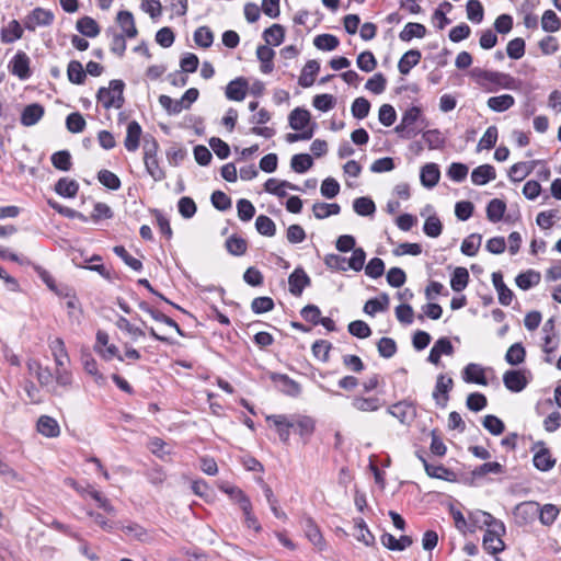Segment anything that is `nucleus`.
Segmentation results:
<instances>
[{
	"label": "nucleus",
	"mask_w": 561,
	"mask_h": 561,
	"mask_svg": "<svg viewBox=\"0 0 561 561\" xmlns=\"http://www.w3.org/2000/svg\"><path fill=\"white\" fill-rule=\"evenodd\" d=\"M505 210V202L499 198H493L486 206V217L491 222H499L503 219Z\"/></svg>",
	"instance_id": "37998d69"
},
{
	"label": "nucleus",
	"mask_w": 561,
	"mask_h": 561,
	"mask_svg": "<svg viewBox=\"0 0 561 561\" xmlns=\"http://www.w3.org/2000/svg\"><path fill=\"white\" fill-rule=\"evenodd\" d=\"M351 404L360 412H376L383 407L385 401L379 397L354 396Z\"/></svg>",
	"instance_id": "dca6fc26"
},
{
	"label": "nucleus",
	"mask_w": 561,
	"mask_h": 561,
	"mask_svg": "<svg viewBox=\"0 0 561 561\" xmlns=\"http://www.w3.org/2000/svg\"><path fill=\"white\" fill-rule=\"evenodd\" d=\"M537 445L541 448L534 455L533 462L535 468L543 472L551 470L556 465V459L552 457L550 450L545 447L543 442H539Z\"/></svg>",
	"instance_id": "f3484780"
},
{
	"label": "nucleus",
	"mask_w": 561,
	"mask_h": 561,
	"mask_svg": "<svg viewBox=\"0 0 561 561\" xmlns=\"http://www.w3.org/2000/svg\"><path fill=\"white\" fill-rule=\"evenodd\" d=\"M540 279L541 275L539 272L528 270L526 272L519 273L515 278V283L520 289L528 290L531 287L538 285Z\"/></svg>",
	"instance_id": "c9c22d12"
},
{
	"label": "nucleus",
	"mask_w": 561,
	"mask_h": 561,
	"mask_svg": "<svg viewBox=\"0 0 561 561\" xmlns=\"http://www.w3.org/2000/svg\"><path fill=\"white\" fill-rule=\"evenodd\" d=\"M37 431L46 437H57L60 434L58 422L48 415H42L38 419Z\"/></svg>",
	"instance_id": "7c9ffc66"
},
{
	"label": "nucleus",
	"mask_w": 561,
	"mask_h": 561,
	"mask_svg": "<svg viewBox=\"0 0 561 561\" xmlns=\"http://www.w3.org/2000/svg\"><path fill=\"white\" fill-rule=\"evenodd\" d=\"M193 37H194V42L196 43V45H198L203 48L210 47L214 42V34L208 26H199L194 32Z\"/></svg>",
	"instance_id": "69168bd1"
},
{
	"label": "nucleus",
	"mask_w": 561,
	"mask_h": 561,
	"mask_svg": "<svg viewBox=\"0 0 561 561\" xmlns=\"http://www.w3.org/2000/svg\"><path fill=\"white\" fill-rule=\"evenodd\" d=\"M220 490L228 494L232 501H234L241 510H247L251 503L250 497L238 486L224 485Z\"/></svg>",
	"instance_id": "a19ab883"
},
{
	"label": "nucleus",
	"mask_w": 561,
	"mask_h": 561,
	"mask_svg": "<svg viewBox=\"0 0 561 561\" xmlns=\"http://www.w3.org/2000/svg\"><path fill=\"white\" fill-rule=\"evenodd\" d=\"M53 165L60 171H69L72 167L71 154L68 150H59L51 154Z\"/></svg>",
	"instance_id": "bf43d9fd"
},
{
	"label": "nucleus",
	"mask_w": 561,
	"mask_h": 561,
	"mask_svg": "<svg viewBox=\"0 0 561 561\" xmlns=\"http://www.w3.org/2000/svg\"><path fill=\"white\" fill-rule=\"evenodd\" d=\"M440 178V172L435 163H427L421 169L420 180L423 186L434 187Z\"/></svg>",
	"instance_id": "c85d7f7f"
},
{
	"label": "nucleus",
	"mask_w": 561,
	"mask_h": 561,
	"mask_svg": "<svg viewBox=\"0 0 561 561\" xmlns=\"http://www.w3.org/2000/svg\"><path fill=\"white\" fill-rule=\"evenodd\" d=\"M526 351L522 343H514L511 345L505 354V360L512 366H517L524 363Z\"/></svg>",
	"instance_id": "de8ad7c7"
},
{
	"label": "nucleus",
	"mask_w": 561,
	"mask_h": 561,
	"mask_svg": "<svg viewBox=\"0 0 561 561\" xmlns=\"http://www.w3.org/2000/svg\"><path fill=\"white\" fill-rule=\"evenodd\" d=\"M288 122L290 128L294 130L302 131L308 129V125L310 123V113L309 111L296 107L293 110L288 116Z\"/></svg>",
	"instance_id": "5701e85b"
},
{
	"label": "nucleus",
	"mask_w": 561,
	"mask_h": 561,
	"mask_svg": "<svg viewBox=\"0 0 561 561\" xmlns=\"http://www.w3.org/2000/svg\"><path fill=\"white\" fill-rule=\"evenodd\" d=\"M313 164L312 157L309 153H297L291 157L290 167L297 173L307 172Z\"/></svg>",
	"instance_id": "8fccbe9b"
},
{
	"label": "nucleus",
	"mask_w": 561,
	"mask_h": 561,
	"mask_svg": "<svg viewBox=\"0 0 561 561\" xmlns=\"http://www.w3.org/2000/svg\"><path fill=\"white\" fill-rule=\"evenodd\" d=\"M53 11L41 7L34 8L23 19V25L27 31L34 32L39 26H50L54 23Z\"/></svg>",
	"instance_id": "20e7f679"
},
{
	"label": "nucleus",
	"mask_w": 561,
	"mask_h": 561,
	"mask_svg": "<svg viewBox=\"0 0 561 561\" xmlns=\"http://www.w3.org/2000/svg\"><path fill=\"white\" fill-rule=\"evenodd\" d=\"M503 472L504 467L500 462H484L472 470V477L482 478L489 473L501 474Z\"/></svg>",
	"instance_id": "680f3d73"
},
{
	"label": "nucleus",
	"mask_w": 561,
	"mask_h": 561,
	"mask_svg": "<svg viewBox=\"0 0 561 561\" xmlns=\"http://www.w3.org/2000/svg\"><path fill=\"white\" fill-rule=\"evenodd\" d=\"M248 81L243 77L231 80L226 87V98L231 101L240 102L244 100L248 91Z\"/></svg>",
	"instance_id": "6ab92c4d"
},
{
	"label": "nucleus",
	"mask_w": 561,
	"mask_h": 561,
	"mask_svg": "<svg viewBox=\"0 0 561 561\" xmlns=\"http://www.w3.org/2000/svg\"><path fill=\"white\" fill-rule=\"evenodd\" d=\"M422 58V54L417 49H410L402 55L398 62V69L401 75H409L411 69L415 67Z\"/></svg>",
	"instance_id": "cd10ccee"
},
{
	"label": "nucleus",
	"mask_w": 561,
	"mask_h": 561,
	"mask_svg": "<svg viewBox=\"0 0 561 561\" xmlns=\"http://www.w3.org/2000/svg\"><path fill=\"white\" fill-rule=\"evenodd\" d=\"M45 108L39 103H32L26 105L20 117V122L25 127H31L36 125L44 116Z\"/></svg>",
	"instance_id": "4468645a"
},
{
	"label": "nucleus",
	"mask_w": 561,
	"mask_h": 561,
	"mask_svg": "<svg viewBox=\"0 0 561 561\" xmlns=\"http://www.w3.org/2000/svg\"><path fill=\"white\" fill-rule=\"evenodd\" d=\"M559 513V508L553 504L539 505L538 517L542 525L550 526L554 523Z\"/></svg>",
	"instance_id": "4d7b16f0"
},
{
	"label": "nucleus",
	"mask_w": 561,
	"mask_h": 561,
	"mask_svg": "<svg viewBox=\"0 0 561 561\" xmlns=\"http://www.w3.org/2000/svg\"><path fill=\"white\" fill-rule=\"evenodd\" d=\"M124 89L125 83L123 80L113 79L110 81L108 87H101L96 93V100L105 110L112 107L121 108L124 105Z\"/></svg>",
	"instance_id": "f03ea898"
},
{
	"label": "nucleus",
	"mask_w": 561,
	"mask_h": 561,
	"mask_svg": "<svg viewBox=\"0 0 561 561\" xmlns=\"http://www.w3.org/2000/svg\"><path fill=\"white\" fill-rule=\"evenodd\" d=\"M311 285V278L302 267H296L288 277V290L295 297H300L306 287Z\"/></svg>",
	"instance_id": "6e6552de"
},
{
	"label": "nucleus",
	"mask_w": 561,
	"mask_h": 561,
	"mask_svg": "<svg viewBox=\"0 0 561 561\" xmlns=\"http://www.w3.org/2000/svg\"><path fill=\"white\" fill-rule=\"evenodd\" d=\"M535 162H517L510 168L508 178L513 182L523 181L533 171Z\"/></svg>",
	"instance_id": "49530a36"
},
{
	"label": "nucleus",
	"mask_w": 561,
	"mask_h": 561,
	"mask_svg": "<svg viewBox=\"0 0 561 561\" xmlns=\"http://www.w3.org/2000/svg\"><path fill=\"white\" fill-rule=\"evenodd\" d=\"M389 296L386 293L380 294L378 298H373L366 301L364 306V312L369 316H375L377 312H381L389 307Z\"/></svg>",
	"instance_id": "4c0bfd02"
},
{
	"label": "nucleus",
	"mask_w": 561,
	"mask_h": 561,
	"mask_svg": "<svg viewBox=\"0 0 561 561\" xmlns=\"http://www.w3.org/2000/svg\"><path fill=\"white\" fill-rule=\"evenodd\" d=\"M482 425L490 434L495 436L501 435L505 430L504 422L492 414H488L483 417Z\"/></svg>",
	"instance_id": "0e129e2a"
},
{
	"label": "nucleus",
	"mask_w": 561,
	"mask_h": 561,
	"mask_svg": "<svg viewBox=\"0 0 561 561\" xmlns=\"http://www.w3.org/2000/svg\"><path fill=\"white\" fill-rule=\"evenodd\" d=\"M492 283L494 288L497 291L499 295V302L503 306H510L514 294L513 291L505 285L503 280V275L501 272H493L492 273Z\"/></svg>",
	"instance_id": "4be33fe9"
},
{
	"label": "nucleus",
	"mask_w": 561,
	"mask_h": 561,
	"mask_svg": "<svg viewBox=\"0 0 561 561\" xmlns=\"http://www.w3.org/2000/svg\"><path fill=\"white\" fill-rule=\"evenodd\" d=\"M496 178V172L493 165L482 164L473 169L471 172V181L474 185H485Z\"/></svg>",
	"instance_id": "a878e982"
},
{
	"label": "nucleus",
	"mask_w": 561,
	"mask_h": 561,
	"mask_svg": "<svg viewBox=\"0 0 561 561\" xmlns=\"http://www.w3.org/2000/svg\"><path fill=\"white\" fill-rule=\"evenodd\" d=\"M290 416L294 430L302 439L308 440L316 430V421L308 415L294 414Z\"/></svg>",
	"instance_id": "ddd939ff"
},
{
	"label": "nucleus",
	"mask_w": 561,
	"mask_h": 561,
	"mask_svg": "<svg viewBox=\"0 0 561 561\" xmlns=\"http://www.w3.org/2000/svg\"><path fill=\"white\" fill-rule=\"evenodd\" d=\"M225 247H226V250L228 251V253H230L231 255H234V256H241L248 250V243H247L245 239H243L237 234L230 236L226 240Z\"/></svg>",
	"instance_id": "a18cd8bd"
},
{
	"label": "nucleus",
	"mask_w": 561,
	"mask_h": 561,
	"mask_svg": "<svg viewBox=\"0 0 561 561\" xmlns=\"http://www.w3.org/2000/svg\"><path fill=\"white\" fill-rule=\"evenodd\" d=\"M320 70V64L312 59L307 61L305 67L302 68L301 75L299 77L298 83L302 88H309L314 82V77Z\"/></svg>",
	"instance_id": "473e14b6"
},
{
	"label": "nucleus",
	"mask_w": 561,
	"mask_h": 561,
	"mask_svg": "<svg viewBox=\"0 0 561 561\" xmlns=\"http://www.w3.org/2000/svg\"><path fill=\"white\" fill-rule=\"evenodd\" d=\"M117 22L122 27L124 35L128 38H135L138 34L135 25L134 15L129 11H119L117 13Z\"/></svg>",
	"instance_id": "2f4dec72"
},
{
	"label": "nucleus",
	"mask_w": 561,
	"mask_h": 561,
	"mask_svg": "<svg viewBox=\"0 0 561 561\" xmlns=\"http://www.w3.org/2000/svg\"><path fill=\"white\" fill-rule=\"evenodd\" d=\"M470 73L477 83L485 88L489 92L496 91V88L511 90L514 89L516 84V79L504 72L473 68Z\"/></svg>",
	"instance_id": "f257e3e1"
},
{
	"label": "nucleus",
	"mask_w": 561,
	"mask_h": 561,
	"mask_svg": "<svg viewBox=\"0 0 561 561\" xmlns=\"http://www.w3.org/2000/svg\"><path fill=\"white\" fill-rule=\"evenodd\" d=\"M302 528L308 540L319 550L325 549V540L320 531V528L310 516L302 518Z\"/></svg>",
	"instance_id": "9b49d317"
},
{
	"label": "nucleus",
	"mask_w": 561,
	"mask_h": 561,
	"mask_svg": "<svg viewBox=\"0 0 561 561\" xmlns=\"http://www.w3.org/2000/svg\"><path fill=\"white\" fill-rule=\"evenodd\" d=\"M266 421L273 423L280 442L287 444L290 437V430L294 428L291 416L286 414H272L266 416Z\"/></svg>",
	"instance_id": "9d476101"
},
{
	"label": "nucleus",
	"mask_w": 561,
	"mask_h": 561,
	"mask_svg": "<svg viewBox=\"0 0 561 561\" xmlns=\"http://www.w3.org/2000/svg\"><path fill=\"white\" fill-rule=\"evenodd\" d=\"M454 387V381L450 377L440 374L436 378L435 388L433 391V399L437 405L445 408L449 400V391Z\"/></svg>",
	"instance_id": "1a4fd4ad"
},
{
	"label": "nucleus",
	"mask_w": 561,
	"mask_h": 561,
	"mask_svg": "<svg viewBox=\"0 0 561 561\" xmlns=\"http://www.w3.org/2000/svg\"><path fill=\"white\" fill-rule=\"evenodd\" d=\"M482 237L478 233H472L467 237L461 243V252L467 256H474L481 245Z\"/></svg>",
	"instance_id": "13d9d810"
},
{
	"label": "nucleus",
	"mask_w": 561,
	"mask_h": 561,
	"mask_svg": "<svg viewBox=\"0 0 561 561\" xmlns=\"http://www.w3.org/2000/svg\"><path fill=\"white\" fill-rule=\"evenodd\" d=\"M145 157L144 162L147 172L153 179V181L159 182L165 178L164 171L160 168L158 159H157V150L158 144L156 140H152L150 144L146 142L145 147Z\"/></svg>",
	"instance_id": "39448f33"
},
{
	"label": "nucleus",
	"mask_w": 561,
	"mask_h": 561,
	"mask_svg": "<svg viewBox=\"0 0 561 561\" xmlns=\"http://www.w3.org/2000/svg\"><path fill=\"white\" fill-rule=\"evenodd\" d=\"M380 541L386 548L392 551H403L413 542L410 536L403 535L399 539H397L393 535L389 533H385L380 537Z\"/></svg>",
	"instance_id": "393cba45"
},
{
	"label": "nucleus",
	"mask_w": 561,
	"mask_h": 561,
	"mask_svg": "<svg viewBox=\"0 0 561 561\" xmlns=\"http://www.w3.org/2000/svg\"><path fill=\"white\" fill-rule=\"evenodd\" d=\"M541 27L543 31L553 33L560 30L561 22L558 15L552 10H546L541 18Z\"/></svg>",
	"instance_id": "e2e57ef3"
},
{
	"label": "nucleus",
	"mask_w": 561,
	"mask_h": 561,
	"mask_svg": "<svg viewBox=\"0 0 561 561\" xmlns=\"http://www.w3.org/2000/svg\"><path fill=\"white\" fill-rule=\"evenodd\" d=\"M387 412L402 424H408L415 414L414 408L407 401H400L390 405Z\"/></svg>",
	"instance_id": "412c9836"
},
{
	"label": "nucleus",
	"mask_w": 561,
	"mask_h": 561,
	"mask_svg": "<svg viewBox=\"0 0 561 561\" xmlns=\"http://www.w3.org/2000/svg\"><path fill=\"white\" fill-rule=\"evenodd\" d=\"M485 370L480 364L470 363L462 370V379L467 383L486 386Z\"/></svg>",
	"instance_id": "aec40b11"
},
{
	"label": "nucleus",
	"mask_w": 561,
	"mask_h": 561,
	"mask_svg": "<svg viewBox=\"0 0 561 561\" xmlns=\"http://www.w3.org/2000/svg\"><path fill=\"white\" fill-rule=\"evenodd\" d=\"M454 346L448 337L438 339L430 351L427 360L431 364L439 365L442 355H453Z\"/></svg>",
	"instance_id": "2eb2a0df"
},
{
	"label": "nucleus",
	"mask_w": 561,
	"mask_h": 561,
	"mask_svg": "<svg viewBox=\"0 0 561 561\" xmlns=\"http://www.w3.org/2000/svg\"><path fill=\"white\" fill-rule=\"evenodd\" d=\"M255 228L260 234L265 237H274L276 233L275 222L265 215H260L256 217Z\"/></svg>",
	"instance_id": "052dcab7"
},
{
	"label": "nucleus",
	"mask_w": 561,
	"mask_h": 561,
	"mask_svg": "<svg viewBox=\"0 0 561 561\" xmlns=\"http://www.w3.org/2000/svg\"><path fill=\"white\" fill-rule=\"evenodd\" d=\"M312 211L317 219H324L332 215H339L341 213V206L336 203L328 204L318 202L313 204Z\"/></svg>",
	"instance_id": "c03bdc74"
},
{
	"label": "nucleus",
	"mask_w": 561,
	"mask_h": 561,
	"mask_svg": "<svg viewBox=\"0 0 561 561\" xmlns=\"http://www.w3.org/2000/svg\"><path fill=\"white\" fill-rule=\"evenodd\" d=\"M30 62L31 60L26 53L19 50L10 60L8 68L20 80H27L32 76Z\"/></svg>",
	"instance_id": "0eeeda50"
},
{
	"label": "nucleus",
	"mask_w": 561,
	"mask_h": 561,
	"mask_svg": "<svg viewBox=\"0 0 561 561\" xmlns=\"http://www.w3.org/2000/svg\"><path fill=\"white\" fill-rule=\"evenodd\" d=\"M67 76L69 81L75 84H82L87 77L82 64L78 60H71L68 64Z\"/></svg>",
	"instance_id": "603ef678"
},
{
	"label": "nucleus",
	"mask_w": 561,
	"mask_h": 561,
	"mask_svg": "<svg viewBox=\"0 0 561 561\" xmlns=\"http://www.w3.org/2000/svg\"><path fill=\"white\" fill-rule=\"evenodd\" d=\"M469 282V273L466 267H456L450 278V286L454 291H462Z\"/></svg>",
	"instance_id": "09e8293b"
},
{
	"label": "nucleus",
	"mask_w": 561,
	"mask_h": 561,
	"mask_svg": "<svg viewBox=\"0 0 561 561\" xmlns=\"http://www.w3.org/2000/svg\"><path fill=\"white\" fill-rule=\"evenodd\" d=\"M23 36V27L18 20H11L7 26L1 28L0 38L3 44H11Z\"/></svg>",
	"instance_id": "bb28decb"
},
{
	"label": "nucleus",
	"mask_w": 561,
	"mask_h": 561,
	"mask_svg": "<svg viewBox=\"0 0 561 561\" xmlns=\"http://www.w3.org/2000/svg\"><path fill=\"white\" fill-rule=\"evenodd\" d=\"M486 104L493 112L502 113L515 104V99L511 94H502L489 98Z\"/></svg>",
	"instance_id": "f704fd0d"
},
{
	"label": "nucleus",
	"mask_w": 561,
	"mask_h": 561,
	"mask_svg": "<svg viewBox=\"0 0 561 561\" xmlns=\"http://www.w3.org/2000/svg\"><path fill=\"white\" fill-rule=\"evenodd\" d=\"M505 534L503 522L494 523V526L488 528L483 535V548L491 554H497L505 548L501 536Z\"/></svg>",
	"instance_id": "7ed1b4c3"
},
{
	"label": "nucleus",
	"mask_w": 561,
	"mask_h": 561,
	"mask_svg": "<svg viewBox=\"0 0 561 561\" xmlns=\"http://www.w3.org/2000/svg\"><path fill=\"white\" fill-rule=\"evenodd\" d=\"M424 233L430 238H437L443 231V225L436 215L428 216L423 226Z\"/></svg>",
	"instance_id": "774afa93"
},
{
	"label": "nucleus",
	"mask_w": 561,
	"mask_h": 561,
	"mask_svg": "<svg viewBox=\"0 0 561 561\" xmlns=\"http://www.w3.org/2000/svg\"><path fill=\"white\" fill-rule=\"evenodd\" d=\"M267 45L279 46L285 38V28L280 24H273L263 32Z\"/></svg>",
	"instance_id": "79ce46f5"
},
{
	"label": "nucleus",
	"mask_w": 561,
	"mask_h": 561,
	"mask_svg": "<svg viewBox=\"0 0 561 561\" xmlns=\"http://www.w3.org/2000/svg\"><path fill=\"white\" fill-rule=\"evenodd\" d=\"M425 471L427 476L431 478H436L445 481L456 480L455 472L443 465H432L430 462H425Z\"/></svg>",
	"instance_id": "58836bf2"
},
{
	"label": "nucleus",
	"mask_w": 561,
	"mask_h": 561,
	"mask_svg": "<svg viewBox=\"0 0 561 561\" xmlns=\"http://www.w3.org/2000/svg\"><path fill=\"white\" fill-rule=\"evenodd\" d=\"M353 209L359 216H371L376 211V205L369 197H358L353 202Z\"/></svg>",
	"instance_id": "3c124183"
},
{
	"label": "nucleus",
	"mask_w": 561,
	"mask_h": 561,
	"mask_svg": "<svg viewBox=\"0 0 561 561\" xmlns=\"http://www.w3.org/2000/svg\"><path fill=\"white\" fill-rule=\"evenodd\" d=\"M53 356L57 367L66 366V363L69 360V356L65 346V343L61 339H56L50 345Z\"/></svg>",
	"instance_id": "864d4df0"
},
{
	"label": "nucleus",
	"mask_w": 561,
	"mask_h": 561,
	"mask_svg": "<svg viewBox=\"0 0 561 561\" xmlns=\"http://www.w3.org/2000/svg\"><path fill=\"white\" fill-rule=\"evenodd\" d=\"M370 107V102L366 98L359 96L353 101L351 112L354 118L364 119L368 116Z\"/></svg>",
	"instance_id": "5fc2aeb1"
},
{
	"label": "nucleus",
	"mask_w": 561,
	"mask_h": 561,
	"mask_svg": "<svg viewBox=\"0 0 561 561\" xmlns=\"http://www.w3.org/2000/svg\"><path fill=\"white\" fill-rule=\"evenodd\" d=\"M272 381L278 385L279 390L291 398H297L301 393V386L291 379L288 375L274 373L271 376Z\"/></svg>",
	"instance_id": "f8f14e48"
},
{
	"label": "nucleus",
	"mask_w": 561,
	"mask_h": 561,
	"mask_svg": "<svg viewBox=\"0 0 561 561\" xmlns=\"http://www.w3.org/2000/svg\"><path fill=\"white\" fill-rule=\"evenodd\" d=\"M141 133H142V129L138 122L131 121L128 123L127 130H126V138L124 141V146L128 151L134 152L138 149Z\"/></svg>",
	"instance_id": "b1692460"
},
{
	"label": "nucleus",
	"mask_w": 561,
	"mask_h": 561,
	"mask_svg": "<svg viewBox=\"0 0 561 561\" xmlns=\"http://www.w3.org/2000/svg\"><path fill=\"white\" fill-rule=\"evenodd\" d=\"M353 536L367 547L373 546L375 543V536L371 534L363 518L355 519Z\"/></svg>",
	"instance_id": "72a5a7b5"
},
{
	"label": "nucleus",
	"mask_w": 561,
	"mask_h": 561,
	"mask_svg": "<svg viewBox=\"0 0 561 561\" xmlns=\"http://www.w3.org/2000/svg\"><path fill=\"white\" fill-rule=\"evenodd\" d=\"M79 191V183L73 179L61 178L55 184V192L61 197L73 198Z\"/></svg>",
	"instance_id": "c756f323"
},
{
	"label": "nucleus",
	"mask_w": 561,
	"mask_h": 561,
	"mask_svg": "<svg viewBox=\"0 0 561 561\" xmlns=\"http://www.w3.org/2000/svg\"><path fill=\"white\" fill-rule=\"evenodd\" d=\"M340 44L339 38L332 34H320L317 35L313 39V45L320 49L325 51L334 50Z\"/></svg>",
	"instance_id": "6e6d98bb"
},
{
	"label": "nucleus",
	"mask_w": 561,
	"mask_h": 561,
	"mask_svg": "<svg viewBox=\"0 0 561 561\" xmlns=\"http://www.w3.org/2000/svg\"><path fill=\"white\" fill-rule=\"evenodd\" d=\"M85 126V119L79 112L71 113L66 118V127L70 133H82Z\"/></svg>",
	"instance_id": "338daca9"
},
{
	"label": "nucleus",
	"mask_w": 561,
	"mask_h": 561,
	"mask_svg": "<svg viewBox=\"0 0 561 561\" xmlns=\"http://www.w3.org/2000/svg\"><path fill=\"white\" fill-rule=\"evenodd\" d=\"M503 383L512 392H520L527 386V379L520 370H507L503 375Z\"/></svg>",
	"instance_id": "a211bd4d"
},
{
	"label": "nucleus",
	"mask_w": 561,
	"mask_h": 561,
	"mask_svg": "<svg viewBox=\"0 0 561 561\" xmlns=\"http://www.w3.org/2000/svg\"><path fill=\"white\" fill-rule=\"evenodd\" d=\"M76 27L79 33L90 38L96 37L101 31L96 21L90 16L79 19Z\"/></svg>",
	"instance_id": "e433bc0d"
},
{
	"label": "nucleus",
	"mask_w": 561,
	"mask_h": 561,
	"mask_svg": "<svg viewBox=\"0 0 561 561\" xmlns=\"http://www.w3.org/2000/svg\"><path fill=\"white\" fill-rule=\"evenodd\" d=\"M426 34V27L421 23L409 22L400 32L399 38L402 42H410L412 38H423Z\"/></svg>",
	"instance_id": "ea45409f"
},
{
	"label": "nucleus",
	"mask_w": 561,
	"mask_h": 561,
	"mask_svg": "<svg viewBox=\"0 0 561 561\" xmlns=\"http://www.w3.org/2000/svg\"><path fill=\"white\" fill-rule=\"evenodd\" d=\"M538 512L539 503L535 501H525L514 507L513 515L518 526H525L535 520Z\"/></svg>",
	"instance_id": "423d86ee"
}]
</instances>
